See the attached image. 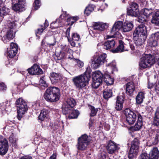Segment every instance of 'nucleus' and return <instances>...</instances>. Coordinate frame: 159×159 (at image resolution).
Here are the masks:
<instances>
[{
	"label": "nucleus",
	"instance_id": "1",
	"mask_svg": "<svg viewBox=\"0 0 159 159\" xmlns=\"http://www.w3.org/2000/svg\"><path fill=\"white\" fill-rule=\"evenodd\" d=\"M16 24L14 22L9 21L5 25L3 30L5 32V34L2 38L4 43H7L14 37L16 31Z\"/></svg>",
	"mask_w": 159,
	"mask_h": 159
},
{
	"label": "nucleus",
	"instance_id": "2",
	"mask_svg": "<svg viewBox=\"0 0 159 159\" xmlns=\"http://www.w3.org/2000/svg\"><path fill=\"white\" fill-rule=\"evenodd\" d=\"M90 77L89 73L86 71L83 75L74 77L72 81L76 88L82 89L88 84Z\"/></svg>",
	"mask_w": 159,
	"mask_h": 159
},
{
	"label": "nucleus",
	"instance_id": "3",
	"mask_svg": "<svg viewBox=\"0 0 159 159\" xmlns=\"http://www.w3.org/2000/svg\"><path fill=\"white\" fill-rule=\"evenodd\" d=\"M60 97V90L56 87H48L44 93V99L47 101L54 102L57 101Z\"/></svg>",
	"mask_w": 159,
	"mask_h": 159
},
{
	"label": "nucleus",
	"instance_id": "4",
	"mask_svg": "<svg viewBox=\"0 0 159 159\" xmlns=\"http://www.w3.org/2000/svg\"><path fill=\"white\" fill-rule=\"evenodd\" d=\"M155 62V59L153 56L150 54H147L142 56L139 62V67L142 69H145L151 67Z\"/></svg>",
	"mask_w": 159,
	"mask_h": 159
},
{
	"label": "nucleus",
	"instance_id": "5",
	"mask_svg": "<svg viewBox=\"0 0 159 159\" xmlns=\"http://www.w3.org/2000/svg\"><path fill=\"white\" fill-rule=\"evenodd\" d=\"M90 140L86 134L82 135L78 139L76 145L78 150L83 151L86 150L90 143Z\"/></svg>",
	"mask_w": 159,
	"mask_h": 159
},
{
	"label": "nucleus",
	"instance_id": "6",
	"mask_svg": "<svg viewBox=\"0 0 159 159\" xmlns=\"http://www.w3.org/2000/svg\"><path fill=\"white\" fill-rule=\"evenodd\" d=\"M93 87L97 88L102 84L103 79V75L99 71H96L93 75Z\"/></svg>",
	"mask_w": 159,
	"mask_h": 159
},
{
	"label": "nucleus",
	"instance_id": "7",
	"mask_svg": "<svg viewBox=\"0 0 159 159\" xmlns=\"http://www.w3.org/2000/svg\"><path fill=\"white\" fill-rule=\"evenodd\" d=\"M125 115L126 117V121L129 124L131 125L135 122L137 115L139 114L138 113H135L129 108L126 109L124 111Z\"/></svg>",
	"mask_w": 159,
	"mask_h": 159
},
{
	"label": "nucleus",
	"instance_id": "8",
	"mask_svg": "<svg viewBox=\"0 0 159 159\" xmlns=\"http://www.w3.org/2000/svg\"><path fill=\"white\" fill-rule=\"evenodd\" d=\"M107 55L106 54H103L99 57L95 58L92 61V66L94 69H96L106 61V58Z\"/></svg>",
	"mask_w": 159,
	"mask_h": 159
},
{
	"label": "nucleus",
	"instance_id": "9",
	"mask_svg": "<svg viewBox=\"0 0 159 159\" xmlns=\"http://www.w3.org/2000/svg\"><path fill=\"white\" fill-rule=\"evenodd\" d=\"M127 12L128 16L135 17L139 16L140 13L138 4L135 2L132 3L130 5Z\"/></svg>",
	"mask_w": 159,
	"mask_h": 159
},
{
	"label": "nucleus",
	"instance_id": "10",
	"mask_svg": "<svg viewBox=\"0 0 159 159\" xmlns=\"http://www.w3.org/2000/svg\"><path fill=\"white\" fill-rule=\"evenodd\" d=\"M123 25L122 21H118L115 23L111 29L110 32L111 35H107V39L111 37H115L117 32V31L120 30L122 28H123Z\"/></svg>",
	"mask_w": 159,
	"mask_h": 159
},
{
	"label": "nucleus",
	"instance_id": "11",
	"mask_svg": "<svg viewBox=\"0 0 159 159\" xmlns=\"http://www.w3.org/2000/svg\"><path fill=\"white\" fill-rule=\"evenodd\" d=\"M133 35H137L144 37V38L147 37L146 27L144 24L139 25L134 30Z\"/></svg>",
	"mask_w": 159,
	"mask_h": 159
},
{
	"label": "nucleus",
	"instance_id": "12",
	"mask_svg": "<svg viewBox=\"0 0 159 159\" xmlns=\"http://www.w3.org/2000/svg\"><path fill=\"white\" fill-rule=\"evenodd\" d=\"M8 143L7 140L0 136V154L5 155L8 150Z\"/></svg>",
	"mask_w": 159,
	"mask_h": 159
},
{
	"label": "nucleus",
	"instance_id": "13",
	"mask_svg": "<svg viewBox=\"0 0 159 159\" xmlns=\"http://www.w3.org/2000/svg\"><path fill=\"white\" fill-rule=\"evenodd\" d=\"M11 48H7V56L10 58H13L16 55L17 52L18 46L17 45L13 43L11 44Z\"/></svg>",
	"mask_w": 159,
	"mask_h": 159
},
{
	"label": "nucleus",
	"instance_id": "14",
	"mask_svg": "<svg viewBox=\"0 0 159 159\" xmlns=\"http://www.w3.org/2000/svg\"><path fill=\"white\" fill-rule=\"evenodd\" d=\"M17 107V117L19 120H20L22 117L23 115L25 114L28 110V107L27 104H24Z\"/></svg>",
	"mask_w": 159,
	"mask_h": 159
},
{
	"label": "nucleus",
	"instance_id": "15",
	"mask_svg": "<svg viewBox=\"0 0 159 159\" xmlns=\"http://www.w3.org/2000/svg\"><path fill=\"white\" fill-rule=\"evenodd\" d=\"M159 40V32H157L152 34L148 41L149 45L151 47L156 46Z\"/></svg>",
	"mask_w": 159,
	"mask_h": 159
},
{
	"label": "nucleus",
	"instance_id": "16",
	"mask_svg": "<svg viewBox=\"0 0 159 159\" xmlns=\"http://www.w3.org/2000/svg\"><path fill=\"white\" fill-rule=\"evenodd\" d=\"M25 0H18L17 3H15L12 6V9L15 11H22L25 10L24 7Z\"/></svg>",
	"mask_w": 159,
	"mask_h": 159
},
{
	"label": "nucleus",
	"instance_id": "17",
	"mask_svg": "<svg viewBox=\"0 0 159 159\" xmlns=\"http://www.w3.org/2000/svg\"><path fill=\"white\" fill-rule=\"evenodd\" d=\"M28 72L31 75L42 74L43 73L42 70L39 66L34 64L31 68L28 69Z\"/></svg>",
	"mask_w": 159,
	"mask_h": 159
},
{
	"label": "nucleus",
	"instance_id": "18",
	"mask_svg": "<svg viewBox=\"0 0 159 159\" xmlns=\"http://www.w3.org/2000/svg\"><path fill=\"white\" fill-rule=\"evenodd\" d=\"M61 75L59 73L52 72L51 73L50 79L53 84H56L59 82L61 79Z\"/></svg>",
	"mask_w": 159,
	"mask_h": 159
},
{
	"label": "nucleus",
	"instance_id": "19",
	"mask_svg": "<svg viewBox=\"0 0 159 159\" xmlns=\"http://www.w3.org/2000/svg\"><path fill=\"white\" fill-rule=\"evenodd\" d=\"M135 44L137 46H140L143 45L147 37L139 36L137 35H133Z\"/></svg>",
	"mask_w": 159,
	"mask_h": 159
},
{
	"label": "nucleus",
	"instance_id": "20",
	"mask_svg": "<svg viewBox=\"0 0 159 159\" xmlns=\"http://www.w3.org/2000/svg\"><path fill=\"white\" fill-rule=\"evenodd\" d=\"M124 101L123 98L122 96H119L117 97L115 107V109L117 111H120L122 109Z\"/></svg>",
	"mask_w": 159,
	"mask_h": 159
},
{
	"label": "nucleus",
	"instance_id": "21",
	"mask_svg": "<svg viewBox=\"0 0 159 159\" xmlns=\"http://www.w3.org/2000/svg\"><path fill=\"white\" fill-rule=\"evenodd\" d=\"M149 159H159V151L157 147L153 148L150 151Z\"/></svg>",
	"mask_w": 159,
	"mask_h": 159
},
{
	"label": "nucleus",
	"instance_id": "22",
	"mask_svg": "<svg viewBox=\"0 0 159 159\" xmlns=\"http://www.w3.org/2000/svg\"><path fill=\"white\" fill-rule=\"evenodd\" d=\"M107 27L106 23L100 22H94L93 26L94 30H97L99 31L104 30Z\"/></svg>",
	"mask_w": 159,
	"mask_h": 159
},
{
	"label": "nucleus",
	"instance_id": "23",
	"mask_svg": "<svg viewBox=\"0 0 159 159\" xmlns=\"http://www.w3.org/2000/svg\"><path fill=\"white\" fill-rule=\"evenodd\" d=\"M70 52H71V53L72 52V51L71 50H68L67 52V56H68V58L72 60L74 62H76V65L79 67L81 68L83 67L84 65V62L79 59H75L74 58L73 56L72 55L70 56H69V54H70Z\"/></svg>",
	"mask_w": 159,
	"mask_h": 159
},
{
	"label": "nucleus",
	"instance_id": "24",
	"mask_svg": "<svg viewBox=\"0 0 159 159\" xmlns=\"http://www.w3.org/2000/svg\"><path fill=\"white\" fill-rule=\"evenodd\" d=\"M143 125L142 117L140 114H138L137 122L133 127L135 131L139 130L141 128Z\"/></svg>",
	"mask_w": 159,
	"mask_h": 159
},
{
	"label": "nucleus",
	"instance_id": "25",
	"mask_svg": "<svg viewBox=\"0 0 159 159\" xmlns=\"http://www.w3.org/2000/svg\"><path fill=\"white\" fill-rule=\"evenodd\" d=\"M126 93L131 96L135 90V87L133 82L128 83L125 85Z\"/></svg>",
	"mask_w": 159,
	"mask_h": 159
},
{
	"label": "nucleus",
	"instance_id": "26",
	"mask_svg": "<svg viewBox=\"0 0 159 159\" xmlns=\"http://www.w3.org/2000/svg\"><path fill=\"white\" fill-rule=\"evenodd\" d=\"M116 145L111 141L109 142L107 146V151L110 154L114 153L116 150Z\"/></svg>",
	"mask_w": 159,
	"mask_h": 159
},
{
	"label": "nucleus",
	"instance_id": "27",
	"mask_svg": "<svg viewBox=\"0 0 159 159\" xmlns=\"http://www.w3.org/2000/svg\"><path fill=\"white\" fill-rule=\"evenodd\" d=\"M119 44L118 46L116 49H112L111 50L112 52L113 53H116L121 52L125 51L126 50L125 49V46L124 45L125 43L121 40H120L119 42Z\"/></svg>",
	"mask_w": 159,
	"mask_h": 159
},
{
	"label": "nucleus",
	"instance_id": "28",
	"mask_svg": "<svg viewBox=\"0 0 159 159\" xmlns=\"http://www.w3.org/2000/svg\"><path fill=\"white\" fill-rule=\"evenodd\" d=\"M115 45V42L114 39L108 40L104 43V48L106 50L110 49L112 48Z\"/></svg>",
	"mask_w": 159,
	"mask_h": 159
},
{
	"label": "nucleus",
	"instance_id": "29",
	"mask_svg": "<svg viewBox=\"0 0 159 159\" xmlns=\"http://www.w3.org/2000/svg\"><path fill=\"white\" fill-rule=\"evenodd\" d=\"M48 21L46 20L43 23V25H39V28L38 29L37 31L36 32V35L37 36L38 34H41L43 30L48 27Z\"/></svg>",
	"mask_w": 159,
	"mask_h": 159
},
{
	"label": "nucleus",
	"instance_id": "30",
	"mask_svg": "<svg viewBox=\"0 0 159 159\" xmlns=\"http://www.w3.org/2000/svg\"><path fill=\"white\" fill-rule=\"evenodd\" d=\"M133 25L131 22H125L123 26V30L124 32H127L132 30Z\"/></svg>",
	"mask_w": 159,
	"mask_h": 159
},
{
	"label": "nucleus",
	"instance_id": "31",
	"mask_svg": "<svg viewBox=\"0 0 159 159\" xmlns=\"http://www.w3.org/2000/svg\"><path fill=\"white\" fill-rule=\"evenodd\" d=\"M145 97V93L143 92L139 93L136 97V103L138 104H141Z\"/></svg>",
	"mask_w": 159,
	"mask_h": 159
},
{
	"label": "nucleus",
	"instance_id": "32",
	"mask_svg": "<svg viewBox=\"0 0 159 159\" xmlns=\"http://www.w3.org/2000/svg\"><path fill=\"white\" fill-rule=\"evenodd\" d=\"M151 22L156 25H159V11H157L155 12Z\"/></svg>",
	"mask_w": 159,
	"mask_h": 159
},
{
	"label": "nucleus",
	"instance_id": "33",
	"mask_svg": "<svg viewBox=\"0 0 159 159\" xmlns=\"http://www.w3.org/2000/svg\"><path fill=\"white\" fill-rule=\"evenodd\" d=\"M153 123L155 126L159 125V107L157 108L155 113Z\"/></svg>",
	"mask_w": 159,
	"mask_h": 159
},
{
	"label": "nucleus",
	"instance_id": "34",
	"mask_svg": "<svg viewBox=\"0 0 159 159\" xmlns=\"http://www.w3.org/2000/svg\"><path fill=\"white\" fill-rule=\"evenodd\" d=\"M65 104L70 107V108H73L76 104L75 101L73 98H68Z\"/></svg>",
	"mask_w": 159,
	"mask_h": 159
},
{
	"label": "nucleus",
	"instance_id": "35",
	"mask_svg": "<svg viewBox=\"0 0 159 159\" xmlns=\"http://www.w3.org/2000/svg\"><path fill=\"white\" fill-rule=\"evenodd\" d=\"M104 81L107 85H111L114 83L113 79L108 75H104L103 77Z\"/></svg>",
	"mask_w": 159,
	"mask_h": 159
},
{
	"label": "nucleus",
	"instance_id": "36",
	"mask_svg": "<svg viewBox=\"0 0 159 159\" xmlns=\"http://www.w3.org/2000/svg\"><path fill=\"white\" fill-rule=\"evenodd\" d=\"M72 108H70V107L67 105L65 103L63 105L62 107V113L64 114H70L72 111Z\"/></svg>",
	"mask_w": 159,
	"mask_h": 159
},
{
	"label": "nucleus",
	"instance_id": "37",
	"mask_svg": "<svg viewBox=\"0 0 159 159\" xmlns=\"http://www.w3.org/2000/svg\"><path fill=\"white\" fill-rule=\"evenodd\" d=\"M103 98L106 99L111 98L112 95V90L110 89H105L103 92Z\"/></svg>",
	"mask_w": 159,
	"mask_h": 159
},
{
	"label": "nucleus",
	"instance_id": "38",
	"mask_svg": "<svg viewBox=\"0 0 159 159\" xmlns=\"http://www.w3.org/2000/svg\"><path fill=\"white\" fill-rule=\"evenodd\" d=\"M139 140L137 139H134L133 141H132V144L130 148L133 149V150H136L137 151H138L139 149Z\"/></svg>",
	"mask_w": 159,
	"mask_h": 159
},
{
	"label": "nucleus",
	"instance_id": "39",
	"mask_svg": "<svg viewBox=\"0 0 159 159\" xmlns=\"http://www.w3.org/2000/svg\"><path fill=\"white\" fill-rule=\"evenodd\" d=\"M79 114V112L78 110H73L72 109V111L68 116V118L70 119L76 118Z\"/></svg>",
	"mask_w": 159,
	"mask_h": 159
},
{
	"label": "nucleus",
	"instance_id": "40",
	"mask_svg": "<svg viewBox=\"0 0 159 159\" xmlns=\"http://www.w3.org/2000/svg\"><path fill=\"white\" fill-rule=\"evenodd\" d=\"M89 107L90 110V112L89 113L90 116L92 117L96 116L98 111V109L99 108H95L94 107L91 105H89Z\"/></svg>",
	"mask_w": 159,
	"mask_h": 159
},
{
	"label": "nucleus",
	"instance_id": "41",
	"mask_svg": "<svg viewBox=\"0 0 159 159\" xmlns=\"http://www.w3.org/2000/svg\"><path fill=\"white\" fill-rule=\"evenodd\" d=\"M94 6L92 5H89L87 7L84 11L85 14L89 16V14L94 10Z\"/></svg>",
	"mask_w": 159,
	"mask_h": 159
},
{
	"label": "nucleus",
	"instance_id": "42",
	"mask_svg": "<svg viewBox=\"0 0 159 159\" xmlns=\"http://www.w3.org/2000/svg\"><path fill=\"white\" fill-rule=\"evenodd\" d=\"M47 114L46 111L42 110L38 117L39 119L40 120H44L47 118Z\"/></svg>",
	"mask_w": 159,
	"mask_h": 159
},
{
	"label": "nucleus",
	"instance_id": "43",
	"mask_svg": "<svg viewBox=\"0 0 159 159\" xmlns=\"http://www.w3.org/2000/svg\"><path fill=\"white\" fill-rule=\"evenodd\" d=\"M9 12V9L5 7H3L0 9V16L7 15Z\"/></svg>",
	"mask_w": 159,
	"mask_h": 159
},
{
	"label": "nucleus",
	"instance_id": "44",
	"mask_svg": "<svg viewBox=\"0 0 159 159\" xmlns=\"http://www.w3.org/2000/svg\"><path fill=\"white\" fill-rule=\"evenodd\" d=\"M138 151L130 148L128 153V156L129 159H132L133 157L136 155Z\"/></svg>",
	"mask_w": 159,
	"mask_h": 159
},
{
	"label": "nucleus",
	"instance_id": "45",
	"mask_svg": "<svg viewBox=\"0 0 159 159\" xmlns=\"http://www.w3.org/2000/svg\"><path fill=\"white\" fill-rule=\"evenodd\" d=\"M152 143L154 144H156L158 143L159 141V134L155 133L154 134V136L152 138Z\"/></svg>",
	"mask_w": 159,
	"mask_h": 159
},
{
	"label": "nucleus",
	"instance_id": "46",
	"mask_svg": "<svg viewBox=\"0 0 159 159\" xmlns=\"http://www.w3.org/2000/svg\"><path fill=\"white\" fill-rule=\"evenodd\" d=\"M27 104L26 102L22 98L17 99L16 102L15 104L16 107L22 105L24 104Z\"/></svg>",
	"mask_w": 159,
	"mask_h": 159
},
{
	"label": "nucleus",
	"instance_id": "47",
	"mask_svg": "<svg viewBox=\"0 0 159 159\" xmlns=\"http://www.w3.org/2000/svg\"><path fill=\"white\" fill-rule=\"evenodd\" d=\"M152 13L151 10L145 8L143 10V15L146 17L149 16Z\"/></svg>",
	"mask_w": 159,
	"mask_h": 159
},
{
	"label": "nucleus",
	"instance_id": "48",
	"mask_svg": "<svg viewBox=\"0 0 159 159\" xmlns=\"http://www.w3.org/2000/svg\"><path fill=\"white\" fill-rule=\"evenodd\" d=\"M80 39V35L77 33H73L72 34L71 39L73 40L78 41Z\"/></svg>",
	"mask_w": 159,
	"mask_h": 159
},
{
	"label": "nucleus",
	"instance_id": "49",
	"mask_svg": "<svg viewBox=\"0 0 159 159\" xmlns=\"http://www.w3.org/2000/svg\"><path fill=\"white\" fill-rule=\"evenodd\" d=\"M39 84L40 85L45 87H47L48 86V84L47 83L46 81L44 80L43 77L40 78V80L39 81Z\"/></svg>",
	"mask_w": 159,
	"mask_h": 159
},
{
	"label": "nucleus",
	"instance_id": "50",
	"mask_svg": "<svg viewBox=\"0 0 159 159\" xmlns=\"http://www.w3.org/2000/svg\"><path fill=\"white\" fill-rule=\"evenodd\" d=\"M147 17H146L143 14L139 16L138 18V21L140 23H143L146 22V19Z\"/></svg>",
	"mask_w": 159,
	"mask_h": 159
},
{
	"label": "nucleus",
	"instance_id": "51",
	"mask_svg": "<svg viewBox=\"0 0 159 159\" xmlns=\"http://www.w3.org/2000/svg\"><path fill=\"white\" fill-rule=\"evenodd\" d=\"M33 5L35 10H37L38 9L41 5L40 0H35Z\"/></svg>",
	"mask_w": 159,
	"mask_h": 159
},
{
	"label": "nucleus",
	"instance_id": "52",
	"mask_svg": "<svg viewBox=\"0 0 159 159\" xmlns=\"http://www.w3.org/2000/svg\"><path fill=\"white\" fill-rule=\"evenodd\" d=\"M116 63L115 60L111 62L106 64V66L111 67L112 69L114 70H116Z\"/></svg>",
	"mask_w": 159,
	"mask_h": 159
},
{
	"label": "nucleus",
	"instance_id": "53",
	"mask_svg": "<svg viewBox=\"0 0 159 159\" xmlns=\"http://www.w3.org/2000/svg\"><path fill=\"white\" fill-rule=\"evenodd\" d=\"M139 159H149V157L146 153H143L141 154L139 157Z\"/></svg>",
	"mask_w": 159,
	"mask_h": 159
},
{
	"label": "nucleus",
	"instance_id": "54",
	"mask_svg": "<svg viewBox=\"0 0 159 159\" xmlns=\"http://www.w3.org/2000/svg\"><path fill=\"white\" fill-rule=\"evenodd\" d=\"M9 140L11 143L13 144V146H15V142L16 141V139L14 138L13 134L11 135L9 137Z\"/></svg>",
	"mask_w": 159,
	"mask_h": 159
},
{
	"label": "nucleus",
	"instance_id": "55",
	"mask_svg": "<svg viewBox=\"0 0 159 159\" xmlns=\"http://www.w3.org/2000/svg\"><path fill=\"white\" fill-rule=\"evenodd\" d=\"M77 20V17H72L69 18L67 20V21L68 22L70 21L71 22V24H73L74 22L76 21Z\"/></svg>",
	"mask_w": 159,
	"mask_h": 159
},
{
	"label": "nucleus",
	"instance_id": "56",
	"mask_svg": "<svg viewBox=\"0 0 159 159\" xmlns=\"http://www.w3.org/2000/svg\"><path fill=\"white\" fill-rule=\"evenodd\" d=\"M71 29V27H69L66 30V36L67 37L68 40H69V39L70 38V31Z\"/></svg>",
	"mask_w": 159,
	"mask_h": 159
},
{
	"label": "nucleus",
	"instance_id": "57",
	"mask_svg": "<svg viewBox=\"0 0 159 159\" xmlns=\"http://www.w3.org/2000/svg\"><path fill=\"white\" fill-rule=\"evenodd\" d=\"M6 102H2L0 103V110L1 111H3L6 110Z\"/></svg>",
	"mask_w": 159,
	"mask_h": 159
},
{
	"label": "nucleus",
	"instance_id": "58",
	"mask_svg": "<svg viewBox=\"0 0 159 159\" xmlns=\"http://www.w3.org/2000/svg\"><path fill=\"white\" fill-rule=\"evenodd\" d=\"M7 88L5 84L3 82H0V89L2 90H6Z\"/></svg>",
	"mask_w": 159,
	"mask_h": 159
},
{
	"label": "nucleus",
	"instance_id": "59",
	"mask_svg": "<svg viewBox=\"0 0 159 159\" xmlns=\"http://www.w3.org/2000/svg\"><path fill=\"white\" fill-rule=\"evenodd\" d=\"M154 88L155 91L159 94V83L155 84L154 85Z\"/></svg>",
	"mask_w": 159,
	"mask_h": 159
},
{
	"label": "nucleus",
	"instance_id": "60",
	"mask_svg": "<svg viewBox=\"0 0 159 159\" xmlns=\"http://www.w3.org/2000/svg\"><path fill=\"white\" fill-rule=\"evenodd\" d=\"M19 159H32V158L31 156L25 155L21 157Z\"/></svg>",
	"mask_w": 159,
	"mask_h": 159
},
{
	"label": "nucleus",
	"instance_id": "61",
	"mask_svg": "<svg viewBox=\"0 0 159 159\" xmlns=\"http://www.w3.org/2000/svg\"><path fill=\"white\" fill-rule=\"evenodd\" d=\"M68 41L70 42V45L72 46L73 47H74L75 46V43L74 41V40H72L71 39H69V40H68Z\"/></svg>",
	"mask_w": 159,
	"mask_h": 159
},
{
	"label": "nucleus",
	"instance_id": "62",
	"mask_svg": "<svg viewBox=\"0 0 159 159\" xmlns=\"http://www.w3.org/2000/svg\"><path fill=\"white\" fill-rule=\"evenodd\" d=\"M153 86L154 85L152 83H150V82H148V89H151L152 88Z\"/></svg>",
	"mask_w": 159,
	"mask_h": 159
},
{
	"label": "nucleus",
	"instance_id": "63",
	"mask_svg": "<svg viewBox=\"0 0 159 159\" xmlns=\"http://www.w3.org/2000/svg\"><path fill=\"white\" fill-rule=\"evenodd\" d=\"M64 57V54H63L60 53L59 54V57H58V59L59 60H61Z\"/></svg>",
	"mask_w": 159,
	"mask_h": 159
},
{
	"label": "nucleus",
	"instance_id": "64",
	"mask_svg": "<svg viewBox=\"0 0 159 159\" xmlns=\"http://www.w3.org/2000/svg\"><path fill=\"white\" fill-rule=\"evenodd\" d=\"M56 154L54 153L50 157L49 159H56Z\"/></svg>",
	"mask_w": 159,
	"mask_h": 159
}]
</instances>
